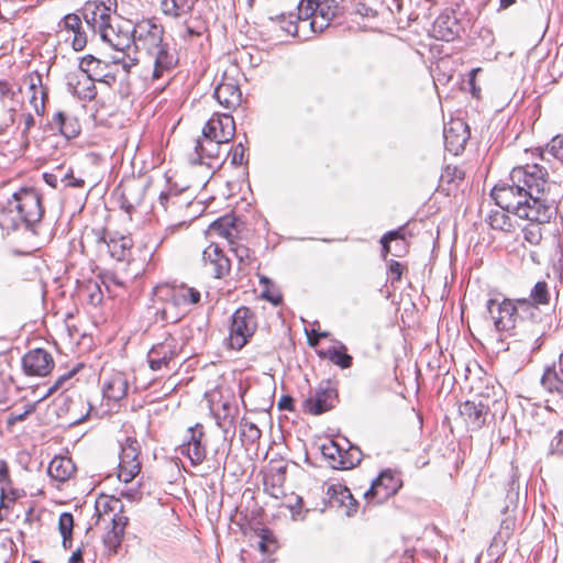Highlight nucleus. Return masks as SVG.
<instances>
[{
	"mask_svg": "<svg viewBox=\"0 0 563 563\" xmlns=\"http://www.w3.org/2000/svg\"><path fill=\"white\" fill-rule=\"evenodd\" d=\"M496 205L507 212H512L520 219L547 223L555 212L553 198H538L532 200L522 191V187L515 184L509 175L506 181L495 185L490 192Z\"/></svg>",
	"mask_w": 563,
	"mask_h": 563,
	"instance_id": "nucleus-1",
	"label": "nucleus"
},
{
	"mask_svg": "<svg viewBox=\"0 0 563 563\" xmlns=\"http://www.w3.org/2000/svg\"><path fill=\"white\" fill-rule=\"evenodd\" d=\"M44 208L40 192L33 188H21L0 209V229L10 233L20 228L34 232V227L43 218Z\"/></svg>",
	"mask_w": 563,
	"mask_h": 563,
	"instance_id": "nucleus-2",
	"label": "nucleus"
},
{
	"mask_svg": "<svg viewBox=\"0 0 563 563\" xmlns=\"http://www.w3.org/2000/svg\"><path fill=\"white\" fill-rule=\"evenodd\" d=\"M139 63L136 57L129 56L126 60L123 56H113L109 60H103L93 55H86L79 62L81 73L96 81L110 84L115 80L120 70L130 73L131 67Z\"/></svg>",
	"mask_w": 563,
	"mask_h": 563,
	"instance_id": "nucleus-3",
	"label": "nucleus"
},
{
	"mask_svg": "<svg viewBox=\"0 0 563 563\" xmlns=\"http://www.w3.org/2000/svg\"><path fill=\"white\" fill-rule=\"evenodd\" d=\"M511 179L517 183V187H522V191L529 197L550 198V186L548 170L539 164H526L514 167L510 172Z\"/></svg>",
	"mask_w": 563,
	"mask_h": 563,
	"instance_id": "nucleus-4",
	"label": "nucleus"
},
{
	"mask_svg": "<svg viewBox=\"0 0 563 563\" xmlns=\"http://www.w3.org/2000/svg\"><path fill=\"white\" fill-rule=\"evenodd\" d=\"M339 5L335 0H300L298 21L308 23L313 32H322L336 15Z\"/></svg>",
	"mask_w": 563,
	"mask_h": 563,
	"instance_id": "nucleus-5",
	"label": "nucleus"
},
{
	"mask_svg": "<svg viewBox=\"0 0 563 563\" xmlns=\"http://www.w3.org/2000/svg\"><path fill=\"white\" fill-rule=\"evenodd\" d=\"M518 331L512 335H522V341L532 342V349H538V341L543 335V327L540 324L539 305L531 302L529 299H518Z\"/></svg>",
	"mask_w": 563,
	"mask_h": 563,
	"instance_id": "nucleus-6",
	"label": "nucleus"
},
{
	"mask_svg": "<svg viewBox=\"0 0 563 563\" xmlns=\"http://www.w3.org/2000/svg\"><path fill=\"white\" fill-rule=\"evenodd\" d=\"M257 329L255 312L249 307L238 308L231 317L229 327V345L231 349L241 350L245 346Z\"/></svg>",
	"mask_w": 563,
	"mask_h": 563,
	"instance_id": "nucleus-7",
	"label": "nucleus"
},
{
	"mask_svg": "<svg viewBox=\"0 0 563 563\" xmlns=\"http://www.w3.org/2000/svg\"><path fill=\"white\" fill-rule=\"evenodd\" d=\"M141 444L132 437H126L121 443L120 461L118 467V478L124 484L132 483L133 479L141 473L142 462Z\"/></svg>",
	"mask_w": 563,
	"mask_h": 563,
	"instance_id": "nucleus-8",
	"label": "nucleus"
},
{
	"mask_svg": "<svg viewBox=\"0 0 563 563\" xmlns=\"http://www.w3.org/2000/svg\"><path fill=\"white\" fill-rule=\"evenodd\" d=\"M101 41L115 49L125 58L133 43V25L129 20L113 18L111 23L99 34Z\"/></svg>",
	"mask_w": 563,
	"mask_h": 563,
	"instance_id": "nucleus-9",
	"label": "nucleus"
},
{
	"mask_svg": "<svg viewBox=\"0 0 563 563\" xmlns=\"http://www.w3.org/2000/svg\"><path fill=\"white\" fill-rule=\"evenodd\" d=\"M165 31L162 24L152 19H142L133 24V43L135 52L146 53L164 43Z\"/></svg>",
	"mask_w": 563,
	"mask_h": 563,
	"instance_id": "nucleus-10",
	"label": "nucleus"
},
{
	"mask_svg": "<svg viewBox=\"0 0 563 563\" xmlns=\"http://www.w3.org/2000/svg\"><path fill=\"white\" fill-rule=\"evenodd\" d=\"M144 54L152 63L150 76L152 81L169 76L179 62L177 49L167 41Z\"/></svg>",
	"mask_w": 563,
	"mask_h": 563,
	"instance_id": "nucleus-11",
	"label": "nucleus"
},
{
	"mask_svg": "<svg viewBox=\"0 0 563 563\" xmlns=\"http://www.w3.org/2000/svg\"><path fill=\"white\" fill-rule=\"evenodd\" d=\"M486 308L490 314L494 325L499 332L518 331V303L511 299L497 301L496 299L487 300Z\"/></svg>",
	"mask_w": 563,
	"mask_h": 563,
	"instance_id": "nucleus-12",
	"label": "nucleus"
},
{
	"mask_svg": "<svg viewBox=\"0 0 563 563\" xmlns=\"http://www.w3.org/2000/svg\"><path fill=\"white\" fill-rule=\"evenodd\" d=\"M401 486V478L391 470H385L372 482L363 495L368 503L382 504L397 494Z\"/></svg>",
	"mask_w": 563,
	"mask_h": 563,
	"instance_id": "nucleus-13",
	"label": "nucleus"
},
{
	"mask_svg": "<svg viewBox=\"0 0 563 563\" xmlns=\"http://www.w3.org/2000/svg\"><path fill=\"white\" fill-rule=\"evenodd\" d=\"M183 343L175 336L168 335L155 344L147 353V363L152 371L169 368L170 363L179 355Z\"/></svg>",
	"mask_w": 563,
	"mask_h": 563,
	"instance_id": "nucleus-14",
	"label": "nucleus"
},
{
	"mask_svg": "<svg viewBox=\"0 0 563 563\" xmlns=\"http://www.w3.org/2000/svg\"><path fill=\"white\" fill-rule=\"evenodd\" d=\"M56 35L59 41L70 44L74 51H81L87 45V34L79 15L66 14L57 24Z\"/></svg>",
	"mask_w": 563,
	"mask_h": 563,
	"instance_id": "nucleus-15",
	"label": "nucleus"
},
{
	"mask_svg": "<svg viewBox=\"0 0 563 563\" xmlns=\"http://www.w3.org/2000/svg\"><path fill=\"white\" fill-rule=\"evenodd\" d=\"M229 142H220L214 137H208L202 134L201 139L196 141L195 152L190 155L191 164L206 165L209 168H217L223 162L222 156V144Z\"/></svg>",
	"mask_w": 563,
	"mask_h": 563,
	"instance_id": "nucleus-16",
	"label": "nucleus"
},
{
	"mask_svg": "<svg viewBox=\"0 0 563 563\" xmlns=\"http://www.w3.org/2000/svg\"><path fill=\"white\" fill-rule=\"evenodd\" d=\"M106 2L88 1L82 8V15L87 25L93 33L100 34L113 19L112 16V1Z\"/></svg>",
	"mask_w": 563,
	"mask_h": 563,
	"instance_id": "nucleus-17",
	"label": "nucleus"
},
{
	"mask_svg": "<svg viewBox=\"0 0 563 563\" xmlns=\"http://www.w3.org/2000/svg\"><path fill=\"white\" fill-rule=\"evenodd\" d=\"M203 437V426L197 423L187 429L185 441L178 449L180 454L187 456L194 466L200 465L206 459L207 450L202 443Z\"/></svg>",
	"mask_w": 563,
	"mask_h": 563,
	"instance_id": "nucleus-18",
	"label": "nucleus"
},
{
	"mask_svg": "<svg viewBox=\"0 0 563 563\" xmlns=\"http://www.w3.org/2000/svg\"><path fill=\"white\" fill-rule=\"evenodd\" d=\"M470 128L461 119L451 120L444 125L443 137L446 151L454 155H459L465 147L470 139Z\"/></svg>",
	"mask_w": 563,
	"mask_h": 563,
	"instance_id": "nucleus-19",
	"label": "nucleus"
},
{
	"mask_svg": "<svg viewBox=\"0 0 563 563\" xmlns=\"http://www.w3.org/2000/svg\"><path fill=\"white\" fill-rule=\"evenodd\" d=\"M488 411V398H474L460 405V415L471 430H478L486 423Z\"/></svg>",
	"mask_w": 563,
	"mask_h": 563,
	"instance_id": "nucleus-20",
	"label": "nucleus"
},
{
	"mask_svg": "<svg viewBox=\"0 0 563 563\" xmlns=\"http://www.w3.org/2000/svg\"><path fill=\"white\" fill-rule=\"evenodd\" d=\"M202 134L208 137H214L220 142H230L235 134L233 117L227 113L213 114L203 126Z\"/></svg>",
	"mask_w": 563,
	"mask_h": 563,
	"instance_id": "nucleus-21",
	"label": "nucleus"
},
{
	"mask_svg": "<svg viewBox=\"0 0 563 563\" xmlns=\"http://www.w3.org/2000/svg\"><path fill=\"white\" fill-rule=\"evenodd\" d=\"M286 472L287 464L283 462L271 463L263 478L265 493L276 499L285 497Z\"/></svg>",
	"mask_w": 563,
	"mask_h": 563,
	"instance_id": "nucleus-22",
	"label": "nucleus"
},
{
	"mask_svg": "<svg viewBox=\"0 0 563 563\" xmlns=\"http://www.w3.org/2000/svg\"><path fill=\"white\" fill-rule=\"evenodd\" d=\"M22 365L27 375L45 376L53 369L54 361L47 351L34 349L23 356Z\"/></svg>",
	"mask_w": 563,
	"mask_h": 563,
	"instance_id": "nucleus-23",
	"label": "nucleus"
},
{
	"mask_svg": "<svg viewBox=\"0 0 563 563\" xmlns=\"http://www.w3.org/2000/svg\"><path fill=\"white\" fill-rule=\"evenodd\" d=\"M156 295L161 298L172 300L175 306L196 305L200 301V292L186 285L156 287Z\"/></svg>",
	"mask_w": 563,
	"mask_h": 563,
	"instance_id": "nucleus-24",
	"label": "nucleus"
},
{
	"mask_svg": "<svg viewBox=\"0 0 563 563\" xmlns=\"http://www.w3.org/2000/svg\"><path fill=\"white\" fill-rule=\"evenodd\" d=\"M335 399L336 390L331 386V383L322 382L314 395L305 401L306 409L312 415H321L333 408Z\"/></svg>",
	"mask_w": 563,
	"mask_h": 563,
	"instance_id": "nucleus-25",
	"label": "nucleus"
},
{
	"mask_svg": "<svg viewBox=\"0 0 563 563\" xmlns=\"http://www.w3.org/2000/svg\"><path fill=\"white\" fill-rule=\"evenodd\" d=\"M202 262L209 267L216 278H222L229 274L231 268L230 260L223 254L218 244L211 243L202 252Z\"/></svg>",
	"mask_w": 563,
	"mask_h": 563,
	"instance_id": "nucleus-26",
	"label": "nucleus"
},
{
	"mask_svg": "<svg viewBox=\"0 0 563 563\" xmlns=\"http://www.w3.org/2000/svg\"><path fill=\"white\" fill-rule=\"evenodd\" d=\"M96 242L107 249L110 256L117 261H125L131 255L133 241L130 236L120 235L107 240L104 232H98Z\"/></svg>",
	"mask_w": 563,
	"mask_h": 563,
	"instance_id": "nucleus-27",
	"label": "nucleus"
},
{
	"mask_svg": "<svg viewBox=\"0 0 563 563\" xmlns=\"http://www.w3.org/2000/svg\"><path fill=\"white\" fill-rule=\"evenodd\" d=\"M214 97L220 106L235 110L242 101V92L233 78H224L214 89Z\"/></svg>",
	"mask_w": 563,
	"mask_h": 563,
	"instance_id": "nucleus-28",
	"label": "nucleus"
},
{
	"mask_svg": "<svg viewBox=\"0 0 563 563\" xmlns=\"http://www.w3.org/2000/svg\"><path fill=\"white\" fill-rule=\"evenodd\" d=\"M0 95L3 106L0 130H3L14 123L15 111L21 106V102L16 98V93L4 81H0Z\"/></svg>",
	"mask_w": 563,
	"mask_h": 563,
	"instance_id": "nucleus-29",
	"label": "nucleus"
},
{
	"mask_svg": "<svg viewBox=\"0 0 563 563\" xmlns=\"http://www.w3.org/2000/svg\"><path fill=\"white\" fill-rule=\"evenodd\" d=\"M129 389V380L125 374L121 372L113 373L103 383V396L113 401L123 399Z\"/></svg>",
	"mask_w": 563,
	"mask_h": 563,
	"instance_id": "nucleus-30",
	"label": "nucleus"
},
{
	"mask_svg": "<svg viewBox=\"0 0 563 563\" xmlns=\"http://www.w3.org/2000/svg\"><path fill=\"white\" fill-rule=\"evenodd\" d=\"M75 471V464L69 457L55 456L48 465L47 473L54 481L66 482L73 476Z\"/></svg>",
	"mask_w": 563,
	"mask_h": 563,
	"instance_id": "nucleus-31",
	"label": "nucleus"
},
{
	"mask_svg": "<svg viewBox=\"0 0 563 563\" xmlns=\"http://www.w3.org/2000/svg\"><path fill=\"white\" fill-rule=\"evenodd\" d=\"M52 125L66 139H74L80 133V124L78 120L62 111L54 114Z\"/></svg>",
	"mask_w": 563,
	"mask_h": 563,
	"instance_id": "nucleus-32",
	"label": "nucleus"
},
{
	"mask_svg": "<svg viewBox=\"0 0 563 563\" xmlns=\"http://www.w3.org/2000/svg\"><path fill=\"white\" fill-rule=\"evenodd\" d=\"M541 384L550 393L563 397V371L555 363L548 367L541 378Z\"/></svg>",
	"mask_w": 563,
	"mask_h": 563,
	"instance_id": "nucleus-33",
	"label": "nucleus"
},
{
	"mask_svg": "<svg viewBox=\"0 0 563 563\" xmlns=\"http://www.w3.org/2000/svg\"><path fill=\"white\" fill-rule=\"evenodd\" d=\"M433 33L438 38L450 42L457 35L456 21L449 15H440L433 24Z\"/></svg>",
	"mask_w": 563,
	"mask_h": 563,
	"instance_id": "nucleus-34",
	"label": "nucleus"
},
{
	"mask_svg": "<svg viewBox=\"0 0 563 563\" xmlns=\"http://www.w3.org/2000/svg\"><path fill=\"white\" fill-rule=\"evenodd\" d=\"M95 509L96 515L98 516L97 522H108V518H110L114 512L122 510V504L118 498L101 496L97 499Z\"/></svg>",
	"mask_w": 563,
	"mask_h": 563,
	"instance_id": "nucleus-35",
	"label": "nucleus"
},
{
	"mask_svg": "<svg viewBox=\"0 0 563 563\" xmlns=\"http://www.w3.org/2000/svg\"><path fill=\"white\" fill-rule=\"evenodd\" d=\"M77 81L74 84L71 80L68 81V86L70 91L77 96L79 99H88L91 100L96 96V87L93 85V79H90L87 75L81 73L80 78L76 76Z\"/></svg>",
	"mask_w": 563,
	"mask_h": 563,
	"instance_id": "nucleus-36",
	"label": "nucleus"
},
{
	"mask_svg": "<svg viewBox=\"0 0 563 563\" xmlns=\"http://www.w3.org/2000/svg\"><path fill=\"white\" fill-rule=\"evenodd\" d=\"M209 231L210 233L218 234L219 236L227 239L230 244H233V238L238 232L234 227V218L232 216H225L216 220L211 223Z\"/></svg>",
	"mask_w": 563,
	"mask_h": 563,
	"instance_id": "nucleus-37",
	"label": "nucleus"
},
{
	"mask_svg": "<svg viewBox=\"0 0 563 563\" xmlns=\"http://www.w3.org/2000/svg\"><path fill=\"white\" fill-rule=\"evenodd\" d=\"M192 7V0H162L161 2L163 14L175 19L190 12Z\"/></svg>",
	"mask_w": 563,
	"mask_h": 563,
	"instance_id": "nucleus-38",
	"label": "nucleus"
},
{
	"mask_svg": "<svg viewBox=\"0 0 563 563\" xmlns=\"http://www.w3.org/2000/svg\"><path fill=\"white\" fill-rule=\"evenodd\" d=\"M464 172L456 166L448 165L440 176V187L450 192L453 186H457L464 179Z\"/></svg>",
	"mask_w": 563,
	"mask_h": 563,
	"instance_id": "nucleus-39",
	"label": "nucleus"
},
{
	"mask_svg": "<svg viewBox=\"0 0 563 563\" xmlns=\"http://www.w3.org/2000/svg\"><path fill=\"white\" fill-rule=\"evenodd\" d=\"M335 492L334 500L339 503V505L344 508L346 516H353L357 510V501L353 497L350 489L345 486H339Z\"/></svg>",
	"mask_w": 563,
	"mask_h": 563,
	"instance_id": "nucleus-40",
	"label": "nucleus"
},
{
	"mask_svg": "<svg viewBox=\"0 0 563 563\" xmlns=\"http://www.w3.org/2000/svg\"><path fill=\"white\" fill-rule=\"evenodd\" d=\"M505 211L503 209L496 210L487 216L486 222L492 229L503 232H510L512 230L511 219Z\"/></svg>",
	"mask_w": 563,
	"mask_h": 563,
	"instance_id": "nucleus-41",
	"label": "nucleus"
},
{
	"mask_svg": "<svg viewBox=\"0 0 563 563\" xmlns=\"http://www.w3.org/2000/svg\"><path fill=\"white\" fill-rule=\"evenodd\" d=\"M346 442L350 443L347 440ZM341 459L339 460V470H350L361 463L362 452L357 446L349 444L347 449L342 448Z\"/></svg>",
	"mask_w": 563,
	"mask_h": 563,
	"instance_id": "nucleus-42",
	"label": "nucleus"
},
{
	"mask_svg": "<svg viewBox=\"0 0 563 563\" xmlns=\"http://www.w3.org/2000/svg\"><path fill=\"white\" fill-rule=\"evenodd\" d=\"M261 435H262V431L255 423H253L246 419H242V421L240 423V437H241L243 444L254 445L255 443L258 442V440L261 439Z\"/></svg>",
	"mask_w": 563,
	"mask_h": 563,
	"instance_id": "nucleus-43",
	"label": "nucleus"
},
{
	"mask_svg": "<svg viewBox=\"0 0 563 563\" xmlns=\"http://www.w3.org/2000/svg\"><path fill=\"white\" fill-rule=\"evenodd\" d=\"M324 355L335 365L341 368H349L352 366V356L346 353L345 345L341 344L339 349L330 347L324 352Z\"/></svg>",
	"mask_w": 563,
	"mask_h": 563,
	"instance_id": "nucleus-44",
	"label": "nucleus"
},
{
	"mask_svg": "<svg viewBox=\"0 0 563 563\" xmlns=\"http://www.w3.org/2000/svg\"><path fill=\"white\" fill-rule=\"evenodd\" d=\"M74 528V517L70 512H63L58 519V530L63 538V547L68 549L71 547V534Z\"/></svg>",
	"mask_w": 563,
	"mask_h": 563,
	"instance_id": "nucleus-45",
	"label": "nucleus"
},
{
	"mask_svg": "<svg viewBox=\"0 0 563 563\" xmlns=\"http://www.w3.org/2000/svg\"><path fill=\"white\" fill-rule=\"evenodd\" d=\"M16 283L10 277L0 278V305H10L15 299Z\"/></svg>",
	"mask_w": 563,
	"mask_h": 563,
	"instance_id": "nucleus-46",
	"label": "nucleus"
},
{
	"mask_svg": "<svg viewBox=\"0 0 563 563\" xmlns=\"http://www.w3.org/2000/svg\"><path fill=\"white\" fill-rule=\"evenodd\" d=\"M322 455L329 461L331 467L339 470V460L342 454V446L335 441H329L321 446Z\"/></svg>",
	"mask_w": 563,
	"mask_h": 563,
	"instance_id": "nucleus-47",
	"label": "nucleus"
},
{
	"mask_svg": "<svg viewBox=\"0 0 563 563\" xmlns=\"http://www.w3.org/2000/svg\"><path fill=\"white\" fill-rule=\"evenodd\" d=\"M24 84L27 86L31 92H38L41 109L44 110V99L46 97V92L42 84V76L36 71L31 73L24 78Z\"/></svg>",
	"mask_w": 563,
	"mask_h": 563,
	"instance_id": "nucleus-48",
	"label": "nucleus"
},
{
	"mask_svg": "<svg viewBox=\"0 0 563 563\" xmlns=\"http://www.w3.org/2000/svg\"><path fill=\"white\" fill-rule=\"evenodd\" d=\"M529 300L537 305H548L550 300L548 284L545 282L536 283L531 289Z\"/></svg>",
	"mask_w": 563,
	"mask_h": 563,
	"instance_id": "nucleus-49",
	"label": "nucleus"
},
{
	"mask_svg": "<svg viewBox=\"0 0 563 563\" xmlns=\"http://www.w3.org/2000/svg\"><path fill=\"white\" fill-rule=\"evenodd\" d=\"M297 20H298V18L291 13H289L288 15L280 14L279 16L276 18V22H277L279 29L283 30L286 34L292 35V36H296L297 32H298L299 25H298Z\"/></svg>",
	"mask_w": 563,
	"mask_h": 563,
	"instance_id": "nucleus-50",
	"label": "nucleus"
},
{
	"mask_svg": "<svg viewBox=\"0 0 563 563\" xmlns=\"http://www.w3.org/2000/svg\"><path fill=\"white\" fill-rule=\"evenodd\" d=\"M396 240L405 241V233L402 227L398 228L397 230L388 231L382 236L380 244L384 258H386L387 254L390 252V242Z\"/></svg>",
	"mask_w": 563,
	"mask_h": 563,
	"instance_id": "nucleus-51",
	"label": "nucleus"
},
{
	"mask_svg": "<svg viewBox=\"0 0 563 563\" xmlns=\"http://www.w3.org/2000/svg\"><path fill=\"white\" fill-rule=\"evenodd\" d=\"M231 245V251L234 253L236 260L239 261L240 269H243L251 263V251L245 245L235 243Z\"/></svg>",
	"mask_w": 563,
	"mask_h": 563,
	"instance_id": "nucleus-52",
	"label": "nucleus"
},
{
	"mask_svg": "<svg viewBox=\"0 0 563 563\" xmlns=\"http://www.w3.org/2000/svg\"><path fill=\"white\" fill-rule=\"evenodd\" d=\"M530 222L531 223L525 227L523 229L525 240L528 241L530 244H538L541 240V223L537 221Z\"/></svg>",
	"mask_w": 563,
	"mask_h": 563,
	"instance_id": "nucleus-53",
	"label": "nucleus"
},
{
	"mask_svg": "<svg viewBox=\"0 0 563 563\" xmlns=\"http://www.w3.org/2000/svg\"><path fill=\"white\" fill-rule=\"evenodd\" d=\"M222 409L224 412H222V416L220 413L217 415L218 424L225 429L228 426L231 427L234 423V411L235 409L229 404L224 402L222 405Z\"/></svg>",
	"mask_w": 563,
	"mask_h": 563,
	"instance_id": "nucleus-54",
	"label": "nucleus"
},
{
	"mask_svg": "<svg viewBox=\"0 0 563 563\" xmlns=\"http://www.w3.org/2000/svg\"><path fill=\"white\" fill-rule=\"evenodd\" d=\"M545 154L552 155L554 158L563 162V135H558L548 144Z\"/></svg>",
	"mask_w": 563,
	"mask_h": 563,
	"instance_id": "nucleus-55",
	"label": "nucleus"
},
{
	"mask_svg": "<svg viewBox=\"0 0 563 563\" xmlns=\"http://www.w3.org/2000/svg\"><path fill=\"white\" fill-rule=\"evenodd\" d=\"M122 536L123 534H121L114 530H111V531L107 532L106 536L103 537V544L108 549L110 554L117 552V549L121 544Z\"/></svg>",
	"mask_w": 563,
	"mask_h": 563,
	"instance_id": "nucleus-56",
	"label": "nucleus"
},
{
	"mask_svg": "<svg viewBox=\"0 0 563 563\" xmlns=\"http://www.w3.org/2000/svg\"><path fill=\"white\" fill-rule=\"evenodd\" d=\"M258 547L261 551L264 553H272L275 551V549L277 548L276 540L271 531L263 530Z\"/></svg>",
	"mask_w": 563,
	"mask_h": 563,
	"instance_id": "nucleus-57",
	"label": "nucleus"
},
{
	"mask_svg": "<svg viewBox=\"0 0 563 563\" xmlns=\"http://www.w3.org/2000/svg\"><path fill=\"white\" fill-rule=\"evenodd\" d=\"M121 511L114 512L110 518H108V522L112 523V529L121 534H123L124 527L128 522V518L120 515Z\"/></svg>",
	"mask_w": 563,
	"mask_h": 563,
	"instance_id": "nucleus-58",
	"label": "nucleus"
},
{
	"mask_svg": "<svg viewBox=\"0 0 563 563\" xmlns=\"http://www.w3.org/2000/svg\"><path fill=\"white\" fill-rule=\"evenodd\" d=\"M550 453L563 455V430L560 431L551 441Z\"/></svg>",
	"mask_w": 563,
	"mask_h": 563,
	"instance_id": "nucleus-59",
	"label": "nucleus"
},
{
	"mask_svg": "<svg viewBox=\"0 0 563 563\" xmlns=\"http://www.w3.org/2000/svg\"><path fill=\"white\" fill-rule=\"evenodd\" d=\"M205 31H206V27L203 24H199V25L186 24L185 34L183 35V38L188 40L194 36H201Z\"/></svg>",
	"mask_w": 563,
	"mask_h": 563,
	"instance_id": "nucleus-60",
	"label": "nucleus"
},
{
	"mask_svg": "<svg viewBox=\"0 0 563 563\" xmlns=\"http://www.w3.org/2000/svg\"><path fill=\"white\" fill-rule=\"evenodd\" d=\"M388 271L393 275L391 283L399 282L402 275V265L394 260L388 263Z\"/></svg>",
	"mask_w": 563,
	"mask_h": 563,
	"instance_id": "nucleus-61",
	"label": "nucleus"
},
{
	"mask_svg": "<svg viewBox=\"0 0 563 563\" xmlns=\"http://www.w3.org/2000/svg\"><path fill=\"white\" fill-rule=\"evenodd\" d=\"M244 161V146L239 143L233 147L231 162L235 166H240Z\"/></svg>",
	"mask_w": 563,
	"mask_h": 563,
	"instance_id": "nucleus-62",
	"label": "nucleus"
},
{
	"mask_svg": "<svg viewBox=\"0 0 563 563\" xmlns=\"http://www.w3.org/2000/svg\"><path fill=\"white\" fill-rule=\"evenodd\" d=\"M121 496L131 500V501H135V500H140L141 499V492H140V488H128V489H123L121 492Z\"/></svg>",
	"mask_w": 563,
	"mask_h": 563,
	"instance_id": "nucleus-63",
	"label": "nucleus"
},
{
	"mask_svg": "<svg viewBox=\"0 0 563 563\" xmlns=\"http://www.w3.org/2000/svg\"><path fill=\"white\" fill-rule=\"evenodd\" d=\"M482 68H473L468 74V85L471 86L472 95L478 97L479 88L475 86V77L477 73H479Z\"/></svg>",
	"mask_w": 563,
	"mask_h": 563,
	"instance_id": "nucleus-64",
	"label": "nucleus"
}]
</instances>
